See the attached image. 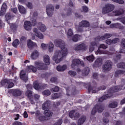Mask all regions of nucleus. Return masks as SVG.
<instances>
[{
    "label": "nucleus",
    "mask_w": 125,
    "mask_h": 125,
    "mask_svg": "<svg viewBox=\"0 0 125 125\" xmlns=\"http://www.w3.org/2000/svg\"><path fill=\"white\" fill-rule=\"evenodd\" d=\"M54 44L57 47H60L61 50H57L55 52V55L53 56L52 59L56 64L60 63L63 60V58L67 56L68 54V49L66 48L65 42L60 39H57L54 41Z\"/></svg>",
    "instance_id": "obj_1"
},
{
    "label": "nucleus",
    "mask_w": 125,
    "mask_h": 125,
    "mask_svg": "<svg viewBox=\"0 0 125 125\" xmlns=\"http://www.w3.org/2000/svg\"><path fill=\"white\" fill-rule=\"evenodd\" d=\"M34 64L35 66L30 65L27 67V69H28V70H31L33 73H36V72H37V69L39 71H42V70H47V65L41 62L36 61L34 62Z\"/></svg>",
    "instance_id": "obj_2"
},
{
    "label": "nucleus",
    "mask_w": 125,
    "mask_h": 125,
    "mask_svg": "<svg viewBox=\"0 0 125 125\" xmlns=\"http://www.w3.org/2000/svg\"><path fill=\"white\" fill-rule=\"evenodd\" d=\"M86 88L88 89V94L90 93V91H92L93 93H96L98 91L100 90H105L106 89V86L104 85L100 86V87L96 88L97 84L95 86H91V83L90 82L85 83Z\"/></svg>",
    "instance_id": "obj_3"
},
{
    "label": "nucleus",
    "mask_w": 125,
    "mask_h": 125,
    "mask_svg": "<svg viewBox=\"0 0 125 125\" xmlns=\"http://www.w3.org/2000/svg\"><path fill=\"white\" fill-rule=\"evenodd\" d=\"M104 109H105L104 105L100 104H97L93 107L91 112V114L92 116L95 115V114H96L97 112H98L99 114H101V113L104 111Z\"/></svg>",
    "instance_id": "obj_4"
},
{
    "label": "nucleus",
    "mask_w": 125,
    "mask_h": 125,
    "mask_svg": "<svg viewBox=\"0 0 125 125\" xmlns=\"http://www.w3.org/2000/svg\"><path fill=\"white\" fill-rule=\"evenodd\" d=\"M115 9V5L112 4L107 3L106 4L102 9L103 14H107L112 12Z\"/></svg>",
    "instance_id": "obj_5"
},
{
    "label": "nucleus",
    "mask_w": 125,
    "mask_h": 125,
    "mask_svg": "<svg viewBox=\"0 0 125 125\" xmlns=\"http://www.w3.org/2000/svg\"><path fill=\"white\" fill-rule=\"evenodd\" d=\"M113 66V63L111 61H107L102 66L103 71L104 73H107L109 71H111L112 69V66Z\"/></svg>",
    "instance_id": "obj_6"
},
{
    "label": "nucleus",
    "mask_w": 125,
    "mask_h": 125,
    "mask_svg": "<svg viewBox=\"0 0 125 125\" xmlns=\"http://www.w3.org/2000/svg\"><path fill=\"white\" fill-rule=\"evenodd\" d=\"M112 34L110 33H106L103 36H98L94 38L95 42H100V41H104L107 39H110L112 37Z\"/></svg>",
    "instance_id": "obj_7"
},
{
    "label": "nucleus",
    "mask_w": 125,
    "mask_h": 125,
    "mask_svg": "<svg viewBox=\"0 0 125 125\" xmlns=\"http://www.w3.org/2000/svg\"><path fill=\"white\" fill-rule=\"evenodd\" d=\"M46 13L49 17H51L53 15V11H54V6L51 4L47 5L46 8Z\"/></svg>",
    "instance_id": "obj_8"
},
{
    "label": "nucleus",
    "mask_w": 125,
    "mask_h": 125,
    "mask_svg": "<svg viewBox=\"0 0 125 125\" xmlns=\"http://www.w3.org/2000/svg\"><path fill=\"white\" fill-rule=\"evenodd\" d=\"M65 89L66 91V95L67 96H70V94L69 93H70V90L72 94H76V93H77V89H76V86L75 85H72L70 88L67 87L65 88Z\"/></svg>",
    "instance_id": "obj_9"
},
{
    "label": "nucleus",
    "mask_w": 125,
    "mask_h": 125,
    "mask_svg": "<svg viewBox=\"0 0 125 125\" xmlns=\"http://www.w3.org/2000/svg\"><path fill=\"white\" fill-rule=\"evenodd\" d=\"M10 92L12 93L13 96L15 97H18V96H21L22 95V91L19 89H11Z\"/></svg>",
    "instance_id": "obj_10"
},
{
    "label": "nucleus",
    "mask_w": 125,
    "mask_h": 125,
    "mask_svg": "<svg viewBox=\"0 0 125 125\" xmlns=\"http://www.w3.org/2000/svg\"><path fill=\"white\" fill-rule=\"evenodd\" d=\"M80 64L82 66H84V63H83V62L81 61L79 59H74L72 60L71 67L74 68V66H78V65H80Z\"/></svg>",
    "instance_id": "obj_11"
},
{
    "label": "nucleus",
    "mask_w": 125,
    "mask_h": 125,
    "mask_svg": "<svg viewBox=\"0 0 125 125\" xmlns=\"http://www.w3.org/2000/svg\"><path fill=\"white\" fill-rule=\"evenodd\" d=\"M86 49V47L85 46V44L83 43L77 44L76 46L74 48V50L80 51V50H85Z\"/></svg>",
    "instance_id": "obj_12"
},
{
    "label": "nucleus",
    "mask_w": 125,
    "mask_h": 125,
    "mask_svg": "<svg viewBox=\"0 0 125 125\" xmlns=\"http://www.w3.org/2000/svg\"><path fill=\"white\" fill-rule=\"evenodd\" d=\"M23 27L26 31H31L32 30V23L30 21H25L24 22Z\"/></svg>",
    "instance_id": "obj_13"
},
{
    "label": "nucleus",
    "mask_w": 125,
    "mask_h": 125,
    "mask_svg": "<svg viewBox=\"0 0 125 125\" xmlns=\"http://www.w3.org/2000/svg\"><path fill=\"white\" fill-rule=\"evenodd\" d=\"M120 90V88H119V86H114L113 87H111L107 90V94H111L112 93H114L115 92H117Z\"/></svg>",
    "instance_id": "obj_14"
},
{
    "label": "nucleus",
    "mask_w": 125,
    "mask_h": 125,
    "mask_svg": "<svg viewBox=\"0 0 125 125\" xmlns=\"http://www.w3.org/2000/svg\"><path fill=\"white\" fill-rule=\"evenodd\" d=\"M20 77L24 82H27L28 81V76L26 75V72L23 70L20 72Z\"/></svg>",
    "instance_id": "obj_15"
},
{
    "label": "nucleus",
    "mask_w": 125,
    "mask_h": 125,
    "mask_svg": "<svg viewBox=\"0 0 125 125\" xmlns=\"http://www.w3.org/2000/svg\"><path fill=\"white\" fill-rule=\"evenodd\" d=\"M110 28H116V29H119L120 30H124V26L119 23H112L110 24Z\"/></svg>",
    "instance_id": "obj_16"
},
{
    "label": "nucleus",
    "mask_w": 125,
    "mask_h": 125,
    "mask_svg": "<svg viewBox=\"0 0 125 125\" xmlns=\"http://www.w3.org/2000/svg\"><path fill=\"white\" fill-rule=\"evenodd\" d=\"M50 108V102L49 101H46L42 105V109L44 110H49Z\"/></svg>",
    "instance_id": "obj_17"
},
{
    "label": "nucleus",
    "mask_w": 125,
    "mask_h": 125,
    "mask_svg": "<svg viewBox=\"0 0 125 125\" xmlns=\"http://www.w3.org/2000/svg\"><path fill=\"white\" fill-rule=\"evenodd\" d=\"M113 13H114L115 16H120V15L125 14V9L121 8L119 10L114 11Z\"/></svg>",
    "instance_id": "obj_18"
},
{
    "label": "nucleus",
    "mask_w": 125,
    "mask_h": 125,
    "mask_svg": "<svg viewBox=\"0 0 125 125\" xmlns=\"http://www.w3.org/2000/svg\"><path fill=\"white\" fill-rule=\"evenodd\" d=\"M79 26L80 28H83V27H86L87 28L88 27H89V22L85 20L82 21L79 23Z\"/></svg>",
    "instance_id": "obj_19"
},
{
    "label": "nucleus",
    "mask_w": 125,
    "mask_h": 125,
    "mask_svg": "<svg viewBox=\"0 0 125 125\" xmlns=\"http://www.w3.org/2000/svg\"><path fill=\"white\" fill-rule=\"evenodd\" d=\"M107 48H108V46H107L104 44H101L100 45L99 47L98 48V49L97 52L96 53V54H102V51L100 50V48H103V49H106Z\"/></svg>",
    "instance_id": "obj_20"
},
{
    "label": "nucleus",
    "mask_w": 125,
    "mask_h": 125,
    "mask_svg": "<svg viewBox=\"0 0 125 125\" xmlns=\"http://www.w3.org/2000/svg\"><path fill=\"white\" fill-rule=\"evenodd\" d=\"M39 51H38L37 50H35L32 52L31 55V58L33 60H35V59H37L38 57H39Z\"/></svg>",
    "instance_id": "obj_21"
},
{
    "label": "nucleus",
    "mask_w": 125,
    "mask_h": 125,
    "mask_svg": "<svg viewBox=\"0 0 125 125\" xmlns=\"http://www.w3.org/2000/svg\"><path fill=\"white\" fill-rule=\"evenodd\" d=\"M111 97V96L109 94H106L104 95H103V96L101 97L99 100V102H103L104 100H106V99H108V98H110Z\"/></svg>",
    "instance_id": "obj_22"
},
{
    "label": "nucleus",
    "mask_w": 125,
    "mask_h": 125,
    "mask_svg": "<svg viewBox=\"0 0 125 125\" xmlns=\"http://www.w3.org/2000/svg\"><path fill=\"white\" fill-rule=\"evenodd\" d=\"M27 46L28 48H33V47H35V46H37V43L36 42H33L31 40H27Z\"/></svg>",
    "instance_id": "obj_23"
},
{
    "label": "nucleus",
    "mask_w": 125,
    "mask_h": 125,
    "mask_svg": "<svg viewBox=\"0 0 125 125\" xmlns=\"http://www.w3.org/2000/svg\"><path fill=\"white\" fill-rule=\"evenodd\" d=\"M18 9L21 14H26L27 13V10H26V8L24 7L22 5H19Z\"/></svg>",
    "instance_id": "obj_24"
},
{
    "label": "nucleus",
    "mask_w": 125,
    "mask_h": 125,
    "mask_svg": "<svg viewBox=\"0 0 125 125\" xmlns=\"http://www.w3.org/2000/svg\"><path fill=\"white\" fill-rule=\"evenodd\" d=\"M66 69H67V65H63L62 66L59 65L56 68V69L58 72H63V71H65Z\"/></svg>",
    "instance_id": "obj_25"
},
{
    "label": "nucleus",
    "mask_w": 125,
    "mask_h": 125,
    "mask_svg": "<svg viewBox=\"0 0 125 125\" xmlns=\"http://www.w3.org/2000/svg\"><path fill=\"white\" fill-rule=\"evenodd\" d=\"M43 61L44 63H46V65H49L50 64V58L48 55H44L43 56Z\"/></svg>",
    "instance_id": "obj_26"
},
{
    "label": "nucleus",
    "mask_w": 125,
    "mask_h": 125,
    "mask_svg": "<svg viewBox=\"0 0 125 125\" xmlns=\"http://www.w3.org/2000/svg\"><path fill=\"white\" fill-rule=\"evenodd\" d=\"M39 29L41 32H45L46 31V26L42 22H39Z\"/></svg>",
    "instance_id": "obj_27"
},
{
    "label": "nucleus",
    "mask_w": 125,
    "mask_h": 125,
    "mask_svg": "<svg viewBox=\"0 0 125 125\" xmlns=\"http://www.w3.org/2000/svg\"><path fill=\"white\" fill-rule=\"evenodd\" d=\"M124 73H125V71L124 70H117L115 72L114 77L115 78H119V77H120V76L124 74Z\"/></svg>",
    "instance_id": "obj_28"
},
{
    "label": "nucleus",
    "mask_w": 125,
    "mask_h": 125,
    "mask_svg": "<svg viewBox=\"0 0 125 125\" xmlns=\"http://www.w3.org/2000/svg\"><path fill=\"white\" fill-rule=\"evenodd\" d=\"M86 121V117L82 116L78 120V125H82Z\"/></svg>",
    "instance_id": "obj_29"
},
{
    "label": "nucleus",
    "mask_w": 125,
    "mask_h": 125,
    "mask_svg": "<svg viewBox=\"0 0 125 125\" xmlns=\"http://www.w3.org/2000/svg\"><path fill=\"white\" fill-rule=\"evenodd\" d=\"M33 87L36 90L42 89V86L41 85V83H39L37 81L35 82L34 83Z\"/></svg>",
    "instance_id": "obj_30"
},
{
    "label": "nucleus",
    "mask_w": 125,
    "mask_h": 125,
    "mask_svg": "<svg viewBox=\"0 0 125 125\" xmlns=\"http://www.w3.org/2000/svg\"><path fill=\"white\" fill-rule=\"evenodd\" d=\"M43 114L45 116H46V117L51 118L53 113H52V112L49 110V109H47L46 110H44Z\"/></svg>",
    "instance_id": "obj_31"
},
{
    "label": "nucleus",
    "mask_w": 125,
    "mask_h": 125,
    "mask_svg": "<svg viewBox=\"0 0 125 125\" xmlns=\"http://www.w3.org/2000/svg\"><path fill=\"white\" fill-rule=\"evenodd\" d=\"M48 46V50L50 52H52L53 51V49L54 48V44L52 42H49L47 44Z\"/></svg>",
    "instance_id": "obj_32"
},
{
    "label": "nucleus",
    "mask_w": 125,
    "mask_h": 125,
    "mask_svg": "<svg viewBox=\"0 0 125 125\" xmlns=\"http://www.w3.org/2000/svg\"><path fill=\"white\" fill-rule=\"evenodd\" d=\"M81 37H82V36H81L79 34H75L72 37L73 42H77L79 41V40H80V38H81Z\"/></svg>",
    "instance_id": "obj_33"
},
{
    "label": "nucleus",
    "mask_w": 125,
    "mask_h": 125,
    "mask_svg": "<svg viewBox=\"0 0 125 125\" xmlns=\"http://www.w3.org/2000/svg\"><path fill=\"white\" fill-rule=\"evenodd\" d=\"M13 17H14V16L9 13H7L5 15V18H6V21H8V20H11Z\"/></svg>",
    "instance_id": "obj_34"
},
{
    "label": "nucleus",
    "mask_w": 125,
    "mask_h": 125,
    "mask_svg": "<svg viewBox=\"0 0 125 125\" xmlns=\"http://www.w3.org/2000/svg\"><path fill=\"white\" fill-rule=\"evenodd\" d=\"M7 88H11L14 86V83H13V80L12 79H9L7 83Z\"/></svg>",
    "instance_id": "obj_35"
},
{
    "label": "nucleus",
    "mask_w": 125,
    "mask_h": 125,
    "mask_svg": "<svg viewBox=\"0 0 125 125\" xmlns=\"http://www.w3.org/2000/svg\"><path fill=\"white\" fill-rule=\"evenodd\" d=\"M86 60L89 61V62H93L95 59V57L93 55H91L90 56H88L86 57Z\"/></svg>",
    "instance_id": "obj_36"
},
{
    "label": "nucleus",
    "mask_w": 125,
    "mask_h": 125,
    "mask_svg": "<svg viewBox=\"0 0 125 125\" xmlns=\"http://www.w3.org/2000/svg\"><path fill=\"white\" fill-rule=\"evenodd\" d=\"M90 70L89 69V67H85L84 69V71L82 73V75L83 76H87L89 74Z\"/></svg>",
    "instance_id": "obj_37"
},
{
    "label": "nucleus",
    "mask_w": 125,
    "mask_h": 125,
    "mask_svg": "<svg viewBox=\"0 0 125 125\" xmlns=\"http://www.w3.org/2000/svg\"><path fill=\"white\" fill-rule=\"evenodd\" d=\"M109 108H117L118 107V102H112L109 104Z\"/></svg>",
    "instance_id": "obj_38"
},
{
    "label": "nucleus",
    "mask_w": 125,
    "mask_h": 125,
    "mask_svg": "<svg viewBox=\"0 0 125 125\" xmlns=\"http://www.w3.org/2000/svg\"><path fill=\"white\" fill-rule=\"evenodd\" d=\"M9 79H3L0 81V84L2 86H6L7 85Z\"/></svg>",
    "instance_id": "obj_39"
},
{
    "label": "nucleus",
    "mask_w": 125,
    "mask_h": 125,
    "mask_svg": "<svg viewBox=\"0 0 125 125\" xmlns=\"http://www.w3.org/2000/svg\"><path fill=\"white\" fill-rule=\"evenodd\" d=\"M19 43H20V41H19V40L16 39L13 41L12 45L14 47L16 48L18 46V44H19Z\"/></svg>",
    "instance_id": "obj_40"
},
{
    "label": "nucleus",
    "mask_w": 125,
    "mask_h": 125,
    "mask_svg": "<svg viewBox=\"0 0 125 125\" xmlns=\"http://www.w3.org/2000/svg\"><path fill=\"white\" fill-rule=\"evenodd\" d=\"M72 14V9L71 8H68L66 14H62V17H65V16H70Z\"/></svg>",
    "instance_id": "obj_41"
},
{
    "label": "nucleus",
    "mask_w": 125,
    "mask_h": 125,
    "mask_svg": "<svg viewBox=\"0 0 125 125\" xmlns=\"http://www.w3.org/2000/svg\"><path fill=\"white\" fill-rule=\"evenodd\" d=\"M117 68H120V69H125V63L124 62H121L119 63L117 65Z\"/></svg>",
    "instance_id": "obj_42"
},
{
    "label": "nucleus",
    "mask_w": 125,
    "mask_h": 125,
    "mask_svg": "<svg viewBox=\"0 0 125 125\" xmlns=\"http://www.w3.org/2000/svg\"><path fill=\"white\" fill-rule=\"evenodd\" d=\"M32 94L33 91L31 90H28L25 93V95L27 96L28 98H29V99H31V98H32Z\"/></svg>",
    "instance_id": "obj_43"
},
{
    "label": "nucleus",
    "mask_w": 125,
    "mask_h": 125,
    "mask_svg": "<svg viewBox=\"0 0 125 125\" xmlns=\"http://www.w3.org/2000/svg\"><path fill=\"white\" fill-rule=\"evenodd\" d=\"M121 58H122V55H121V54H119L116 55L113 59L115 62H118V61H119V60L121 59Z\"/></svg>",
    "instance_id": "obj_44"
},
{
    "label": "nucleus",
    "mask_w": 125,
    "mask_h": 125,
    "mask_svg": "<svg viewBox=\"0 0 125 125\" xmlns=\"http://www.w3.org/2000/svg\"><path fill=\"white\" fill-rule=\"evenodd\" d=\"M60 89L58 86H55L54 87L51 88L50 90L52 92H58Z\"/></svg>",
    "instance_id": "obj_45"
},
{
    "label": "nucleus",
    "mask_w": 125,
    "mask_h": 125,
    "mask_svg": "<svg viewBox=\"0 0 125 125\" xmlns=\"http://www.w3.org/2000/svg\"><path fill=\"white\" fill-rule=\"evenodd\" d=\"M43 95H45L46 96H49L51 94V92L48 89L45 90L42 92Z\"/></svg>",
    "instance_id": "obj_46"
},
{
    "label": "nucleus",
    "mask_w": 125,
    "mask_h": 125,
    "mask_svg": "<svg viewBox=\"0 0 125 125\" xmlns=\"http://www.w3.org/2000/svg\"><path fill=\"white\" fill-rule=\"evenodd\" d=\"M74 35L73 32V30L72 29H69L67 32V37L69 38L70 37H72Z\"/></svg>",
    "instance_id": "obj_47"
},
{
    "label": "nucleus",
    "mask_w": 125,
    "mask_h": 125,
    "mask_svg": "<svg viewBox=\"0 0 125 125\" xmlns=\"http://www.w3.org/2000/svg\"><path fill=\"white\" fill-rule=\"evenodd\" d=\"M57 98H59V94L58 93H56L53 94L52 95L51 99H52V100L57 99Z\"/></svg>",
    "instance_id": "obj_48"
},
{
    "label": "nucleus",
    "mask_w": 125,
    "mask_h": 125,
    "mask_svg": "<svg viewBox=\"0 0 125 125\" xmlns=\"http://www.w3.org/2000/svg\"><path fill=\"white\" fill-rule=\"evenodd\" d=\"M68 74L71 76V77H75L76 75H77V72L76 71H73V70H69L68 71Z\"/></svg>",
    "instance_id": "obj_49"
},
{
    "label": "nucleus",
    "mask_w": 125,
    "mask_h": 125,
    "mask_svg": "<svg viewBox=\"0 0 125 125\" xmlns=\"http://www.w3.org/2000/svg\"><path fill=\"white\" fill-rule=\"evenodd\" d=\"M82 12H84V13H87L88 12V7L87 6H82Z\"/></svg>",
    "instance_id": "obj_50"
},
{
    "label": "nucleus",
    "mask_w": 125,
    "mask_h": 125,
    "mask_svg": "<svg viewBox=\"0 0 125 125\" xmlns=\"http://www.w3.org/2000/svg\"><path fill=\"white\" fill-rule=\"evenodd\" d=\"M35 36L37 37V38H39V39H40V40H42V39H43V34L42 33L39 32L35 34Z\"/></svg>",
    "instance_id": "obj_51"
},
{
    "label": "nucleus",
    "mask_w": 125,
    "mask_h": 125,
    "mask_svg": "<svg viewBox=\"0 0 125 125\" xmlns=\"http://www.w3.org/2000/svg\"><path fill=\"white\" fill-rule=\"evenodd\" d=\"M40 122H44V121H46V117L44 116H40L38 118Z\"/></svg>",
    "instance_id": "obj_52"
},
{
    "label": "nucleus",
    "mask_w": 125,
    "mask_h": 125,
    "mask_svg": "<svg viewBox=\"0 0 125 125\" xmlns=\"http://www.w3.org/2000/svg\"><path fill=\"white\" fill-rule=\"evenodd\" d=\"M100 63H102V59L99 58L95 61V65H99Z\"/></svg>",
    "instance_id": "obj_53"
},
{
    "label": "nucleus",
    "mask_w": 125,
    "mask_h": 125,
    "mask_svg": "<svg viewBox=\"0 0 125 125\" xmlns=\"http://www.w3.org/2000/svg\"><path fill=\"white\" fill-rule=\"evenodd\" d=\"M31 21L33 25V26H35L37 25V19H35V18H31Z\"/></svg>",
    "instance_id": "obj_54"
},
{
    "label": "nucleus",
    "mask_w": 125,
    "mask_h": 125,
    "mask_svg": "<svg viewBox=\"0 0 125 125\" xmlns=\"http://www.w3.org/2000/svg\"><path fill=\"white\" fill-rule=\"evenodd\" d=\"M75 110H71L69 113V118H71V119H73L74 116L75 114Z\"/></svg>",
    "instance_id": "obj_55"
},
{
    "label": "nucleus",
    "mask_w": 125,
    "mask_h": 125,
    "mask_svg": "<svg viewBox=\"0 0 125 125\" xmlns=\"http://www.w3.org/2000/svg\"><path fill=\"white\" fill-rule=\"evenodd\" d=\"M63 123V120L62 119H60L58 120L53 125H62Z\"/></svg>",
    "instance_id": "obj_56"
},
{
    "label": "nucleus",
    "mask_w": 125,
    "mask_h": 125,
    "mask_svg": "<svg viewBox=\"0 0 125 125\" xmlns=\"http://www.w3.org/2000/svg\"><path fill=\"white\" fill-rule=\"evenodd\" d=\"M105 42L106 44H108L109 45H111V44H113V41L111 39H107L105 41Z\"/></svg>",
    "instance_id": "obj_57"
},
{
    "label": "nucleus",
    "mask_w": 125,
    "mask_h": 125,
    "mask_svg": "<svg viewBox=\"0 0 125 125\" xmlns=\"http://www.w3.org/2000/svg\"><path fill=\"white\" fill-rule=\"evenodd\" d=\"M10 28L12 30H16L17 29V25L14 23H12L10 25Z\"/></svg>",
    "instance_id": "obj_58"
},
{
    "label": "nucleus",
    "mask_w": 125,
    "mask_h": 125,
    "mask_svg": "<svg viewBox=\"0 0 125 125\" xmlns=\"http://www.w3.org/2000/svg\"><path fill=\"white\" fill-rule=\"evenodd\" d=\"M27 7L29 9H33V4L30 2H28L26 4Z\"/></svg>",
    "instance_id": "obj_59"
},
{
    "label": "nucleus",
    "mask_w": 125,
    "mask_h": 125,
    "mask_svg": "<svg viewBox=\"0 0 125 125\" xmlns=\"http://www.w3.org/2000/svg\"><path fill=\"white\" fill-rule=\"evenodd\" d=\"M80 117H81V115L78 112L74 113V116L73 117L74 119H78V118H80Z\"/></svg>",
    "instance_id": "obj_60"
},
{
    "label": "nucleus",
    "mask_w": 125,
    "mask_h": 125,
    "mask_svg": "<svg viewBox=\"0 0 125 125\" xmlns=\"http://www.w3.org/2000/svg\"><path fill=\"white\" fill-rule=\"evenodd\" d=\"M6 8H7V5H6V3H3L1 6V9L6 10Z\"/></svg>",
    "instance_id": "obj_61"
},
{
    "label": "nucleus",
    "mask_w": 125,
    "mask_h": 125,
    "mask_svg": "<svg viewBox=\"0 0 125 125\" xmlns=\"http://www.w3.org/2000/svg\"><path fill=\"white\" fill-rule=\"evenodd\" d=\"M6 10H3L2 9H1L0 11V16H3L5 14V12Z\"/></svg>",
    "instance_id": "obj_62"
},
{
    "label": "nucleus",
    "mask_w": 125,
    "mask_h": 125,
    "mask_svg": "<svg viewBox=\"0 0 125 125\" xmlns=\"http://www.w3.org/2000/svg\"><path fill=\"white\" fill-rule=\"evenodd\" d=\"M50 82H52V83H56V82H57V78H56V77H52L50 79Z\"/></svg>",
    "instance_id": "obj_63"
},
{
    "label": "nucleus",
    "mask_w": 125,
    "mask_h": 125,
    "mask_svg": "<svg viewBox=\"0 0 125 125\" xmlns=\"http://www.w3.org/2000/svg\"><path fill=\"white\" fill-rule=\"evenodd\" d=\"M13 125H23V123L19 121H15L13 123Z\"/></svg>",
    "instance_id": "obj_64"
}]
</instances>
